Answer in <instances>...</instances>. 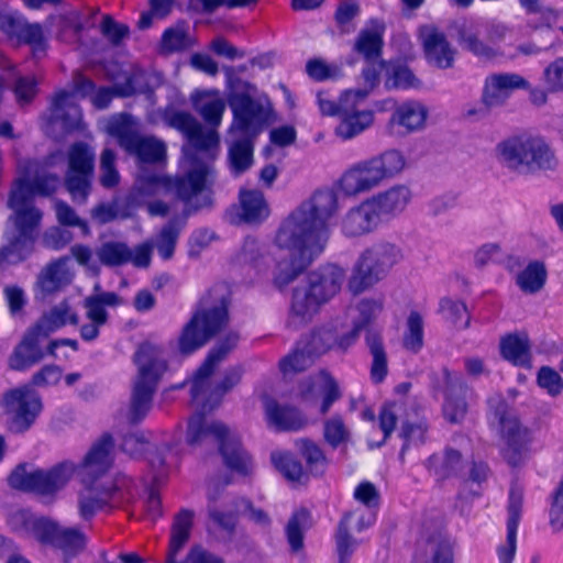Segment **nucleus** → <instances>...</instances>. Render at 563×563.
Here are the masks:
<instances>
[{
    "instance_id": "obj_1",
    "label": "nucleus",
    "mask_w": 563,
    "mask_h": 563,
    "mask_svg": "<svg viewBox=\"0 0 563 563\" xmlns=\"http://www.w3.org/2000/svg\"><path fill=\"white\" fill-rule=\"evenodd\" d=\"M192 104L211 129L205 130L189 112L169 111L165 113L166 123L181 132L192 146V151L186 152L190 159V169L184 177L167 179V188L185 202H192L194 199L202 196L205 202L198 207L206 208L211 206L207 187L212 174L211 161L214 159L219 147V134L216 129L221 124L225 102L214 90L199 93L192 99Z\"/></svg>"
},
{
    "instance_id": "obj_2",
    "label": "nucleus",
    "mask_w": 563,
    "mask_h": 563,
    "mask_svg": "<svg viewBox=\"0 0 563 563\" xmlns=\"http://www.w3.org/2000/svg\"><path fill=\"white\" fill-rule=\"evenodd\" d=\"M335 213H289L280 223L276 245L287 251V260L278 263L275 284L282 288L291 283L319 256L329 239V223Z\"/></svg>"
},
{
    "instance_id": "obj_3",
    "label": "nucleus",
    "mask_w": 563,
    "mask_h": 563,
    "mask_svg": "<svg viewBox=\"0 0 563 563\" xmlns=\"http://www.w3.org/2000/svg\"><path fill=\"white\" fill-rule=\"evenodd\" d=\"M113 445L111 435L104 434L91 446L78 466L84 483H97L96 478L109 470ZM76 471L77 466L69 461H64L47 471L27 472L24 465H19L10 474L8 482L12 488L34 493L52 500L68 484Z\"/></svg>"
},
{
    "instance_id": "obj_4",
    "label": "nucleus",
    "mask_w": 563,
    "mask_h": 563,
    "mask_svg": "<svg viewBox=\"0 0 563 563\" xmlns=\"http://www.w3.org/2000/svg\"><path fill=\"white\" fill-rule=\"evenodd\" d=\"M233 113L230 128L229 166L234 176L245 173L253 164V142L269 119V103L247 93H233L229 98Z\"/></svg>"
},
{
    "instance_id": "obj_5",
    "label": "nucleus",
    "mask_w": 563,
    "mask_h": 563,
    "mask_svg": "<svg viewBox=\"0 0 563 563\" xmlns=\"http://www.w3.org/2000/svg\"><path fill=\"white\" fill-rule=\"evenodd\" d=\"M186 441L191 446L218 444L228 470L244 478L254 474L253 456L244 448L240 437L220 421H209L203 415L195 413L188 421Z\"/></svg>"
},
{
    "instance_id": "obj_6",
    "label": "nucleus",
    "mask_w": 563,
    "mask_h": 563,
    "mask_svg": "<svg viewBox=\"0 0 563 563\" xmlns=\"http://www.w3.org/2000/svg\"><path fill=\"white\" fill-rule=\"evenodd\" d=\"M239 341L236 333H229L210 350L205 362L197 369L191 387L190 395L192 402L199 407L201 415L216 408L223 395L239 384L242 377V368L234 366L227 369L221 382L214 387L211 386V376L217 366L235 347Z\"/></svg>"
},
{
    "instance_id": "obj_7",
    "label": "nucleus",
    "mask_w": 563,
    "mask_h": 563,
    "mask_svg": "<svg viewBox=\"0 0 563 563\" xmlns=\"http://www.w3.org/2000/svg\"><path fill=\"white\" fill-rule=\"evenodd\" d=\"M229 301L220 286L212 287L197 302L178 339L183 354H191L218 334L229 321Z\"/></svg>"
},
{
    "instance_id": "obj_8",
    "label": "nucleus",
    "mask_w": 563,
    "mask_h": 563,
    "mask_svg": "<svg viewBox=\"0 0 563 563\" xmlns=\"http://www.w3.org/2000/svg\"><path fill=\"white\" fill-rule=\"evenodd\" d=\"M344 277V271L336 265L311 272L306 283L294 289L288 327L299 328L309 322L320 307L339 292Z\"/></svg>"
},
{
    "instance_id": "obj_9",
    "label": "nucleus",
    "mask_w": 563,
    "mask_h": 563,
    "mask_svg": "<svg viewBox=\"0 0 563 563\" xmlns=\"http://www.w3.org/2000/svg\"><path fill=\"white\" fill-rule=\"evenodd\" d=\"M405 167L406 157L400 151L386 150L351 165L340 177L338 186L345 192V196L354 199L398 176Z\"/></svg>"
},
{
    "instance_id": "obj_10",
    "label": "nucleus",
    "mask_w": 563,
    "mask_h": 563,
    "mask_svg": "<svg viewBox=\"0 0 563 563\" xmlns=\"http://www.w3.org/2000/svg\"><path fill=\"white\" fill-rule=\"evenodd\" d=\"M137 376L133 385L128 419L141 422L152 408L153 396L158 382L167 369V362L161 347L143 343L134 354Z\"/></svg>"
},
{
    "instance_id": "obj_11",
    "label": "nucleus",
    "mask_w": 563,
    "mask_h": 563,
    "mask_svg": "<svg viewBox=\"0 0 563 563\" xmlns=\"http://www.w3.org/2000/svg\"><path fill=\"white\" fill-rule=\"evenodd\" d=\"M404 258L399 246L383 242L366 249L355 263L349 279V289L358 295L385 278Z\"/></svg>"
},
{
    "instance_id": "obj_12",
    "label": "nucleus",
    "mask_w": 563,
    "mask_h": 563,
    "mask_svg": "<svg viewBox=\"0 0 563 563\" xmlns=\"http://www.w3.org/2000/svg\"><path fill=\"white\" fill-rule=\"evenodd\" d=\"M84 484L86 487L78 497V512L85 521L91 520L106 508L130 503L136 496L135 482L126 475L119 476L113 483L89 482Z\"/></svg>"
},
{
    "instance_id": "obj_13",
    "label": "nucleus",
    "mask_w": 563,
    "mask_h": 563,
    "mask_svg": "<svg viewBox=\"0 0 563 563\" xmlns=\"http://www.w3.org/2000/svg\"><path fill=\"white\" fill-rule=\"evenodd\" d=\"M41 220L42 213H13L8 218L0 266L16 265L32 255Z\"/></svg>"
},
{
    "instance_id": "obj_14",
    "label": "nucleus",
    "mask_w": 563,
    "mask_h": 563,
    "mask_svg": "<svg viewBox=\"0 0 563 563\" xmlns=\"http://www.w3.org/2000/svg\"><path fill=\"white\" fill-rule=\"evenodd\" d=\"M457 542L439 516L423 518L411 563H454Z\"/></svg>"
},
{
    "instance_id": "obj_15",
    "label": "nucleus",
    "mask_w": 563,
    "mask_h": 563,
    "mask_svg": "<svg viewBox=\"0 0 563 563\" xmlns=\"http://www.w3.org/2000/svg\"><path fill=\"white\" fill-rule=\"evenodd\" d=\"M1 406L7 428L12 433L26 432L43 410L40 395L29 385L5 391L1 398Z\"/></svg>"
},
{
    "instance_id": "obj_16",
    "label": "nucleus",
    "mask_w": 563,
    "mask_h": 563,
    "mask_svg": "<svg viewBox=\"0 0 563 563\" xmlns=\"http://www.w3.org/2000/svg\"><path fill=\"white\" fill-rule=\"evenodd\" d=\"M65 186L74 201L82 203L90 194L95 170V150L85 142L71 144L67 151Z\"/></svg>"
},
{
    "instance_id": "obj_17",
    "label": "nucleus",
    "mask_w": 563,
    "mask_h": 563,
    "mask_svg": "<svg viewBox=\"0 0 563 563\" xmlns=\"http://www.w3.org/2000/svg\"><path fill=\"white\" fill-rule=\"evenodd\" d=\"M489 418L497 423L499 432L506 442L504 457L511 466H518L522 459V434L519 420L500 395L488 399Z\"/></svg>"
},
{
    "instance_id": "obj_18",
    "label": "nucleus",
    "mask_w": 563,
    "mask_h": 563,
    "mask_svg": "<svg viewBox=\"0 0 563 563\" xmlns=\"http://www.w3.org/2000/svg\"><path fill=\"white\" fill-rule=\"evenodd\" d=\"M30 529L41 543L59 549L66 558L75 556L86 545V536L79 528H65L46 518L32 520Z\"/></svg>"
},
{
    "instance_id": "obj_19",
    "label": "nucleus",
    "mask_w": 563,
    "mask_h": 563,
    "mask_svg": "<svg viewBox=\"0 0 563 563\" xmlns=\"http://www.w3.org/2000/svg\"><path fill=\"white\" fill-rule=\"evenodd\" d=\"M433 386L444 396L443 415L453 423L460 422L466 415L467 404L465 395L467 386L461 374L443 368L434 378Z\"/></svg>"
},
{
    "instance_id": "obj_20",
    "label": "nucleus",
    "mask_w": 563,
    "mask_h": 563,
    "mask_svg": "<svg viewBox=\"0 0 563 563\" xmlns=\"http://www.w3.org/2000/svg\"><path fill=\"white\" fill-rule=\"evenodd\" d=\"M95 255L106 267H120L131 263L135 267L145 268L151 263V245L139 244L131 249L121 241H107L95 250Z\"/></svg>"
},
{
    "instance_id": "obj_21",
    "label": "nucleus",
    "mask_w": 563,
    "mask_h": 563,
    "mask_svg": "<svg viewBox=\"0 0 563 563\" xmlns=\"http://www.w3.org/2000/svg\"><path fill=\"white\" fill-rule=\"evenodd\" d=\"M96 90L95 84L78 75L74 79V91L60 90L52 100V115L55 120L65 122L70 128L78 125L81 119V111L75 101V96L90 97Z\"/></svg>"
},
{
    "instance_id": "obj_22",
    "label": "nucleus",
    "mask_w": 563,
    "mask_h": 563,
    "mask_svg": "<svg viewBox=\"0 0 563 563\" xmlns=\"http://www.w3.org/2000/svg\"><path fill=\"white\" fill-rule=\"evenodd\" d=\"M526 86V78L518 74L493 73L484 80L481 101L487 109L500 108L516 90Z\"/></svg>"
},
{
    "instance_id": "obj_23",
    "label": "nucleus",
    "mask_w": 563,
    "mask_h": 563,
    "mask_svg": "<svg viewBox=\"0 0 563 563\" xmlns=\"http://www.w3.org/2000/svg\"><path fill=\"white\" fill-rule=\"evenodd\" d=\"M75 277L70 266V258L62 256L47 263L36 278V289L44 299L69 286Z\"/></svg>"
},
{
    "instance_id": "obj_24",
    "label": "nucleus",
    "mask_w": 563,
    "mask_h": 563,
    "mask_svg": "<svg viewBox=\"0 0 563 563\" xmlns=\"http://www.w3.org/2000/svg\"><path fill=\"white\" fill-rule=\"evenodd\" d=\"M44 339L35 329L29 328L8 358L9 368L25 372L38 364L45 356L41 346Z\"/></svg>"
},
{
    "instance_id": "obj_25",
    "label": "nucleus",
    "mask_w": 563,
    "mask_h": 563,
    "mask_svg": "<svg viewBox=\"0 0 563 563\" xmlns=\"http://www.w3.org/2000/svg\"><path fill=\"white\" fill-rule=\"evenodd\" d=\"M419 35L429 63L439 68L452 67L455 51L441 31L433 25H423L419 30Z\"/></svg>"
},
{
    "instance_id": "obj_26",
    "label": "nucleus",
    "mask_w": 563,
    "mask_h": 563,
    "mask_svg": "<svg viewBox=\"0 0 563 563\" xmlns=\"http://www.w3.org/2000/svg\"><path fill=\"white\" fill-rule=\"evenodd\" d=\"M412 191L405 185H395L366 198L358 207L364 211H402L409 207Z\"/></svg>"
},
{
    "instance_id": "obj_27",
    "label": "nucleus",
    "mask_w": 563,
    "mask_h": 563,
    "mask_svg": "<svg viewBox=\"0 0 563 563\" xmlns=\"http://www.w3.org/2000/svg\"><path fill=\"white\" fill-rule=\"evenodd\" d=\"M265 415L268 426L276 431H299L308 424L307 417L298 408L280 405L274 399L266 400Z\"/></svg>"
},
{
    "instance_id": "obj_28",
    "label": "nucleus",
    "mask_w": 563,
    "mask_h": 563,
    "mask_svg": "<svg viewBox=\"0 0 563 563\" xmlns=\"http://www.w3.org/2000/svg\"><path fill=\"white\" fill-rule=\"evenodd\" d=\"M187 214L188 213H176L162 227L155 238L145 241L143 244H150L151 252L155 247L163 260H170L174 255L179 234L187 224Z\"/></svg>"
},
{
    "instance_id": "obj_29",
    "label": "nucleus",
    "mask_w": 563,
    "mask_h": 563,
    "mask_svg": "<svg viewBox=\"0 0 563 563\" xmlns=\"http://www.w3.org/2000/svg\"><path fill=\"white\" fill-rule=\"evenodd\" d=\"M58 222L63 227L48 228L42 236V244L46 249L59 251L66 247L74 239L71 231L66 225H77L81 229L82 233H89L88 224L80 220L77 213H57Z\"/></svg>"
},
{
    "instance_id": "obj_30",
    "label": "nucleus",
    "mask_w": 563,
    "mask_h": 563,
    "mask_svg": "<svg viewBox=\"0 0 563 563\" xmlns=\"http://www.w3.org/2000/svg\"><path fill=\"white\" fill-rule=\"evenodd\" d=\"M79 317L68 300H63L45 312L32 327L45 339L66 324H77Z\"/></svg>"
},
{
    "instance_id": "obj_31",
    "label": "nucleus",
    "mask_w": 563,
    "mask_h": 563,
    "mask_svg": "<svg viewBox=\"0 0 563 563\" xmlns=\"http://www.w3.org/2000/svg\"><path fill=\"white\" fill-rule=\"evenodd\" d=\"M349 199L340 188L322 187L301 202L299 211H336L346 208Z\"/></svg>"
},
{
    "instance_id": "obj_32",
    "label": "nucleus",
    "mask_w": 563,
    "mask_h": 563,
    "mask_svg": "<svg viewBox=\"0 0 563 563\" xmlns=\"http://www.w3.org/2000/svg\"><path fill=\"white\" fill-rule=\"evenodd\" d=\"M428 118V109L419 101L408 100L397 106L390 123L402 128L407 133L421 130Z\"/></svg>"
},
{
    "instance_id": "obj_33",
    "label": "nucleus",
    "mask_w": 563,
    "mask_h": 563,
    "mask_svg": "<svg viewBox=\"0 0 563 563\" xmlns=\"http://www.w3.org/2000/svg\"><path fill=\"white\" fill-rule=\"evenodd\" d=\"M496 157L508 169L517 172L525 164L528 153V139L515 135L497 144Z\"/></svg>"
},
{
    "instance_id": "obj_34",
    "label": "nucleus",
    "mask_w": 563,
    "mask_h": 563,
    "mask_svg": "<svg viewBox=\"0 0 563 563\" xmlns=\"http://www.w3.org/2000/svg\"><path fill=\"white\" fill-rule=\"evenodd\" d=\"M141 73H131L124 76V81H115L112 87H100L91 96V102L97 109H106L113 97H130L140 91L137 84Z\"/></svg>"
},
{
    "instance_id": "obj_35",
    "label": "nucleus",
    "mask_w": 563,
    "mask_h": 563,
    "mask_svg": "<svg viewBox=\"0 0 563 563\" xmlns=\"http://www.w3.org/2000/svg\"><path fill=\"white\" fill-rule=\"evenodd\" d=\"M521 498L515 495L514 489L509 494L507 538L506 543L497 550L500 563H512L516 553L517 528L520 520Z\"/></svg>"
},
{
    "instance_id": "obj_36",
    "label": "nucleus",
    "mask_w": 563,
    "mask_h": 563,
    "mask_svg": "<svg viewBox=\"0 0 563 563\" xmlns=\"http://www.w3.org/2000/svg\"><path fill=\"white\" fill-rule=\"evenodd\" d=\"M385 24L379 20H371L355 42L354 49L366 59H374L380 55Z\"/></svg>"
},
{
    "instance_id": "obj_37",
    "label": "nucleus",
    "mask_w": 563,
    "mask_h": 563,
    "mask_svg": "<svg viewBox=\"0 0 563 563\" xmlns=\"http://www.w3.org/2000/svg\"><path fill=\"white\" fill-rule=\"evenodd\" d=\"M317 387L318 393L322 396L320 413L325 415L332 405L341 398V391L336 382L327 373H321L317 377L316 383H307L300 389L301 397L306 400L310 399L312 389Z\"/></svg>"
},
{
    "instance_id": "obj_38",
    "label": "nucleus",
    "mask_w": 563,
    "mask_h": 563,
    "mask_svg": "<svg viewBox=\"0 0 563 563\" xmlns=\"http://www.w3.org/2000/svg\"><path fill=\"white\" fill-rule=\"evenodd\" d=\"M499 351L501 357L512 365H525L528 363V334L516 331L503 335L499 341Z\"/></svg>"
},
{
    "instance_id": "obj_39",
    "label": "nucleus",
    "mask_w": 563,
    "mask_h": 563,
    "mask_svg": "<svg viewBox=\"0 0 563 563\" xmlns=\"http://www.w3.org/2000/svg\"><path fill=\"white\" fill-rule=\"evenodd\" d=\"M365 341L372 355L371 378L374 383H382L388 372L387 354L383 338L379 332L368 329Z\"/></svg>"
},
{
    "instance_id": "obj_40",
    "label": "nucleus",
    "mask_w": 563,
    "mask_h": 563,
    "mask_svg": "<svg viewBox=\"0 0 563 563\" xmlns=\"http://www.w3.org/2000/svg\"><path fill=\"white\" fill-rule=\"evenodd\" d=\"M461 464V453L453 449H448L441 454L431 455L426 463L429 472L437 478V481L457 475Z\"/></svg>"
},
{
    "instance_id": "obj_41",
    "label": "nucleus",
    "mask_w": 563,
    "mask_h": 563,
    "mask_svg": "<svg viewBox=\"0 0 563 563\" xmlns=\"http://www.w3.org/2000/svg\"><path fill=\"white\" fill-rule=\"evenodd\" d=\"M342 232L346 236H361L377 229L383 219L380 213H343L340 219Z\"/></svg>"
},
{
    "instance_id": "obj_42",
    "label": "nucleus",
    "mask_w": 563,
    "mask_h": 563,
    "mask_svg": "<svg viewBox=\"0 0 563 563\" xmlns=\"http://www.w3.org/2000/svg\"><path fill=\"white\" fill-rule=\"evenodd\" d=\"M340 123L334 133L343 141L352 140L367 130L374 122L373 111L354 112L351 114L339 115Z\"/></svg>"
},
{
    "instance_id": "obj_43",
    "label": "nucleus",
    "mask_w": 563,
    "mask_h": 563,
    "mask_svg": "<svg viewBox=\"0 0 563 563\" xmlns=\"http://www.w3.org/2000/svg\"><path fill=\"white\" fill-rule=\"evenodd\" d=\"M120 303V297L113 291H101L88 296L84 300L86 316L89 321L106 324L108 321V312L106 307H115Z\"/></svg>"
},
{
    "instance_id": "obj_44",
    "label": "nucleus",
    "mask_w": 563,
    "mask_h": 563,
    "mask_svg": "<svg viewBox=\"0 0 563 563\" xmlns=\"http://www.w3.org/2000/svg\"><path fill=\"white\" fill-rule=\"evenodd\" d=\"M126 152L134 154L144 163H158L166 156L165 143L153 136L139 135Z\"/></svg>"
},
{
    "instance_id": "obj_45",
    "label": "nucleus",
    "mask_w": 563,
    "mask_h": 563,
    "mask_svg": "<svg viewBox=\"0 0 563 563\" xmlns=\"http://www.w3.org/2000/svg\"><path fill=\"white\" fill-rule=\"evenodd\" d=\"M194 40L188 33L185 23H178L166 29L162 35L159 49L163 54L169 55L186 51L194 46Z\"/></svg>"
},
{
    "instance_id": "obj_46",
    "label": "nucleus",
    "mask_w": 563,
    "mask_h": 563,
    "mask_svg": "<svg viewBox=\"0 0 563 563\" xmlns=\"http://www.w3.org/2000/svg\"><path fill=\"white\" fill-rule=\"evenodd\" d=\"M300 455L305 459L311 474L322 475L328 466V459L323 450L314 441L302 438L296 441Z\"/></svg>"
},
{
    "instance_id": "obj_47",
    "label": "nucleus",
    "mask_w": 563,
    "mask_h": 563,
    "mask_svg": "<svg viewBox=\"0 0 563 563\" xmlns=\"http://www.w3.org/2000/svg\"><path fill=\"white\" fill-rule=\"evenodd\" d=\"M135 125L136 122L131 114L121 113L110 120L108 130L118 139L120 146L126 151L139 136Z\"/></svg>"
},
{
    "instance_id": "obj_48",
    "label": "nucleus",
    "mask_w": 563,
    "mask_h": 563,
    "mask_svg": "<svg viewBox=\"0 0 563 563\" xmlns=\"http://www.w3.org/2000/svg\"><path fill=\"white\" fill-rule=\"evenodd\" d=\"M457 41L460 45L478 57H492L494 51L478 38L476 27L467 22L457 25Z\"/></svg>"
},
{
    "instance_id": "obj_49",
    "label": "nucleus",
    "mask_w": 563,
    "mask_h": 563,
    "mask_svg": "<svg viewBox=\"0 0 563 563\" xmlns=\"http://www.w3.org/2000/svg\"><path fill=\"white\" fill-rule=\"evenodd\" d=\"M309 512L301 508L289 518L285 533L291 552H298L303 548L305 531L308 528Z\"/></svg>"
},
{
    "instance_id": "obj_50",
    "label": "nucleus",
    "mask_w": 563,
    "mask_h": 563,
    "mask_svg": "<svg viewBox=\"0 0 563 563\" xmlns=\"http://www.w3.org/2000/svg\"><path fill=\"white\" fill-rule=\"evenodd\" d=\"M335 551L339 563H350V560L358 547V541L352 537L349 530V517L342 518L334 536Z\"/></svg>"
},
{
    "instance_id": "obj_51",
    "label": "nucleus",
    "mask_w": 563,
    "mask_h": 563,
    "mask_svg": "<svg viewBox=\"0 0 563 563\" xmlns=\"http://www.w3.org/2000/svg\"><path fill=\"white\" fill-rule=\"evenodd\" d=\"M423 319L418 311H411L407 318L406 330L402 336L404 347L418 353L423 346Z\"/></svg>"
},
{
    "instance_id": "obj_52",
    "label": "nucleus",
    "mask_w": 563,
    "mask_h": 563,
    "mask_svg": "<svg viewBox=\"0 0 563 563\" xmlns=\"http://www.w3.org/2000/svg\"><path fill=\"white\" fill-rule=\"evenodd\" d=\"M533 165L544 170H552L558 165L554 153L542 137L530 136V174Z\"/></svg>"
},
{
    "instance_id": "obj_53",
    "label": "nucleus",
    "mask_w": 563,
    "mask_h": 563,
    "mask_svg": "<svg viewBox=\"0 0 563 563\" xmlns=\"http://www.w3.org/2000/svg\"><path fill=\"white\" fill-rule=\"evenodd\" d=\"M351 438V432L340 415H333L323 422V439L332 448L345 445Z\"/></svg>"
},
{
    "instance_id": "obj_54",
    "label": "nucleus",
    "mask_w": 563,
    "mask_h": 563,
    "mask_svg": "<svg viewBox=\"0 0 563 563\" xmlns=\"http://www.w3.org/2000/svg\"><path fill=\"white\" fill-rule=\"evenodd\" d=\"M35 197L29 180L19 179L11 189L8 206L12 211H34L32 206Z\"/></svg>"
},
{
    "instance_id": "obj_55",
    "label": "nucleus",
    "mask_w": 563,
    "mask_h": 563,
    "mask_svg": "<svg viewBox=\"0 0 563 563\" xmlns=\"http://www.w3.org/2000/svg\"><path fill=\"white\" fill-rule=\"evenodd\" d=\"M275 467L291 482H300L305 475L301 463L288 452H273L271 455Z\"/></svg>"
},
{
    "instance_id": "obj_56",
    "label": "nucleus",
    "mask_w": 563,
    "mask_h": 563,
    "mask_svg": "<svg viewBox=\"0 0 563 563\" xmlns=\"http://www.w3.org/2000/svg\"><path fill=\"white\" fill-rule=\"evenodd\" d=\"M336 331L331 325H327L313 331L306 344L309 346V352L317 356L336 347Z\"/></svg>"
},
{
    "instance_id": "obj_57",
    "label": "nucleus",
    "mask_w": 563,
    "mask_h": 563,
    "mask_svg": "<svg viewBox=\"0 0 563 563\" xmlns=\"http://www.w3.org/2000/svg\"><path fill=\"white\" fill-rule=\"evenodd\" d=\"M313 353L309 352V346L305 344L303 350L296 349L279 362V368L284 375L305 371L312 364Z\"/></svg>"
},
{
    "instance_id": "obj_58",
    "label": "nucleus",
    "mask_w": 563,
    "mask_h": 563,
    "mask_svg": "<svg viewBox=\"0 0 563 563\" xmlns=\"http://www.w3.org/2000/svg\"><path fill=\"white\" fill-rule=\"evenodd\" d=\"M440 311L443 317L457 328H466L470 322L467 308L464 302L443 298L440 301Z\"/></svg>"
},
{
    "instance_id": "obj_59",
    "label": "nucleus",
    "mask_w": 563,
    "mask_h": 563,
    "mask_svg": "<svg viewBox=\"0 0 563 563\" xmlns=\"http://www.w3.org/2000/svg\"><path fill=\"white\" fill-rule=\"evenodd\" d=\"M368 96L367 89H349L341 93L339 98L340 115L351 114L354 112L371 111L362 109Z\"/></svg>"
},
{
    "instance_id": "obj_60",
    "label": "nucleus",
    "mask_w": 563,
    "mask_h": 563,
    "mask_svg": "<svg viewBox=\"0 0 563 563\" xmlns=\"http://www.w3.org/2000/svg\"><path fill=\"white\" fill-rule=\"evenodd\" d=\"M383 301L380 299H362L357 306V317L353 318L352 323L364 330L372 323L383 310Z\"/></svg>"
},
{
    "instance_id": "obj_61",
    "label": "nucleus",
    "mask_w": 563,
    "mask_h": 563,
    "mask_svg": "<svg viewBox=\"0 0 563 563\" xmlns=\"http://www.w3.org/2000/svg\"><path fill=\"white\" fill-rule=\"evenodd\" d=\"M427 423L422 420L417 422H405L401 427L400 437L405 443L400 450L402 456L410 445L422 444L426 440Z\"/></svg>"
},
{
    "instance_id": "obj_62",
    "label": "nucleus",
    "mask_w": 563,
    "mask_h": 563,
    "mask_svg": "<svg viewBox=\"0 0 563 563\" xmlns=\"http://www.w3.org/2000/svg\"><path fill=\"white\" fill-rule=\"evenodd\" d=\"M100 183L103 187L111 188L119 183V173L115 168V154L112 150L106 148L100 157Z\"/></svg>"
},
{
    "instance_id": "obj_63",
    "label": "nucleus",
    "mask_w": 563,
    "mask_h": 563,
    "mask_svg": "<svg viewBox=\"0 0 563 563\" xmlns=\"http://www.w3.org/2000/svg\"><path fill=\"white\" fill-rule=\"evenodd\" d=\"M386 86L395 89H409L418 87L419 80L408 67L395 66L389 71Z\"/></svg>"
},
{
    "instance_id": "obj_64",
    "label": "nucleus",
    "mask_w": 563,
    "mask_h": 563,
    "mask_svg": "<svg viewBox=\"0 0 563 563\" xmlns=\"http://www.w3.org/2000/svg\"><path fill=\"white\" fill-rule=\"evenodd\" d=\"M217 234L207 229L200 228L195 230L188 240V255L191 258H197L203 250H206L212 241L217 240Z\"/></svg>"
}]
</instances>
